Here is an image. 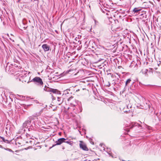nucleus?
Listing matches in <instances>:
<instances>
[{"label": "nucleus", "mask_w": 161, "mask_h": 161, "mask_svg": "<svg viewBox=\"0 0 161 161\" xmlns=\"http://www.w3.org/2000/svg\"><path fill=\"white\" fill-rule=\"evenodd\" d=\"M31 81L34 82L38 85L42 86L43 83L42 79L39 77H36L34 78Z\"/></svg>", "instance_id": "1"}, {"label": "nucleus", "mask_w": 161, "mask_h": 161, "mask_svg": "<svg viewBox=\"0 0 161 161\" xmlns=\"http://www.w3.org/2000/svg\"><path fill=\"white\" fill-rule=\"evenodd\" d=\"M66 140V139L64 138H59L57 141H56V144L53 145L52 147H53L56 145H60L63 143Z\"/></svg>", "instance_id": "2"}, {"label": "nucleus", "mask_w": 161, "mask_h": 161, "mask_svg": "<svg viewBox=\"0 0 161 161\" xmlns=\"http://www.w3.org/2000/svg\"><path fill=\"white\" fill-rule=\"evenodd\" d=\"M13 69V65L12 64L8 63L7 64L6 66L5 70L6 71L11 72Z\"/></svg>", "instance_id": "3"}, {"label": "nucleus", "mask_w": 161, "mask_h": 161, "mask_svg": "<svg viewBox=\"0 0 161 161\" xmlns=\"http://www.w3.org/2000/svg\"><path fill=\"white\" fill-rule=\"evenodd\" d=\"M134 127L140 128V129L142 128L141 125L136 122H133L129 125V128L130 129H132Z\"/></svg>", "instance_id": "4"}, {"label": "nucleus", "mask_w": 161, "mask_h": 161, "mask_svg": "<svg viewBox=\"0 0 161 161\" xmlns=\"http://www.w3.org/2000/svg\"><path fill=\"white\" fill-rule=\"evenodd\" d=\"M31 120L30 118H29L26 120L23 124V128H27L28 126H29L31 123Z\"/></svg>", "instance_id": "5"}, {"label": "nucleus", "mask_w": 161, "mask_h": 161, "mask_svg": "<svg viewBox=\"0 0 161 161\" xmlns=\"http://www.w3.org/2000/svg\"><path fill=\"white\" fill-rule=\"evenodd\" d=\"M80 148L85 151H88V148L87 147L86 145L81 141H80Z\"/></svg>", "instance_id": "6"}, {"label": "nucleus", "mask_w": 161, "mask_h": 161, "mask_svg": "<svg viewBox=\"0 0 161 161\" xmlns=\"http://www.w3.org/2000/svg\"><path fill=\"white\" fill-rule=\"evenodd\" d=\"M142 10L140 8H135L133 10L132 13L133 14L136 15L140 13V12Z\"/></svg>", "instance_id": "7"}, {"label": "nucleus", "mask_w": 161, "mask_h": 161, "mask_svg": "<svg viewBox=\"0 0 161 161\" xmlns=\"http://www.w3.org/2000/svg\"><path fill=\"white\" fill-rule=\"evenodd\" d=\"M42 47L45 52L48 51L50 48L49 46L47 44H44L42 46Z\"/></svg>", "instance_id": "8"}, {"label": "nucleus", "mask_w": 161, "mask_h": 161, "mask_svg": "<svg viewBox=\"0 0 161 161\" xmlns=\"http://www.w3.org/2000/svg\"><path fill=\"white\" fill-rule=\"evenodd\" d=\"M30 78V77H29V75H24L20 77L19 80L22 81V80L21 79H29Z\"/></svg>", "instance_id": "9"}, {"label": "nucleus", "mask_w": 161, "mask_h": 161, "mask_svg": "<svg viewBox=\"0 0 161 161\" xmlns=\"http://www.w3.org/2000/svg\"><path fill=\"white\" fill-rule=\"evenodd\" d=\"M51 92H53L54 93L57 94H60V92L57 89H54L53 88L52 89Z\"/></svg>", "instance_id": "10"}, {"label": "nucleus", "mask_w": 161, "mask_h": 161, "mask_svg": "<svg viewBox=\"0 0 161 161\" xmlns=\"http://www.w3.org/2000/svg\"><path fill=\"white\" fill-rule=\"evenodd\" d=\"M52 89V88H50L49 87H47L46 86L44 87V90L46 91L49 92H51Z\"/></svg>", "instance_id": "11"}, {"label": "nucleus", "mask_w": 161, "mask_h": 161, "mask_svg": "<svg viewBox=\"0 0 161 161\" xmlns=\"http://www.w3.org/2000/svg\"><path fill=\"white\" fill-rule=\"evenodd\" d=\"M96 51L95 53L96 55L100 54H101V53H102L100 51V49H99V48H97L96 49Z\"/></svg>", "instance_id": "12"}, {"label": "nucleus", "mask_w": 161, "mask_h": 161, "mask_svg": "<svg viewBox=\"0 0 161 161\" xmlns=\"http://www.w3.org/2000/svg\"><path fill=\"white\" fill-rule=\"evenodd\" d=\"M41 111L38 112L36 113H34L33 114V116H34V117L38 116L41 115Z\"/></svg>", "instance_id": "13"}, {"label": "nucleus", "mask_w": 161, "mask_h": 161, "mask_svg": "<svg viewBox=\"0 0 161 161\" xmlns=\"http://www.w3.org/2000/svg\"><path fill=\"white\" fill-rule=\"evenodd\" d=\"M131 80L130 79V78L129 79L127 80L125 82V87L127 86V85L129 84L130 81H131Z\"/></svg>", "instance_id": "14"}, {"label": "nucleus", "mask_w": 161, "mask_h": 161, "mask_svg": "<svg viewBox=\"0 0 161 161\" xmlns=\"http://www.w3.org/2000/svg\"><path fill=\"white\" fill-rule=\"evenodd\" d=\"M21 79L22 80V81L23 82H27V83H28L30 82V78L29 79Z\"/></svg>", "instance_id": "15"}, {"label": "nucleus", "mask_w": 161, "mask_h": 161, "mask_svg": "<svg viewBox=\"0 0 161 161\" xmlns=\"http://www.w3.org/2000/svg\"><path fill=\"white\" fill-rule=\"evenodd\" d=\"M148 71V70L147 69H145L144 70H142V73L143 74L146 75L147 76L148 75V74L147 73V72Z\"/></svg>", "instance_id": "16"}, {"label": "nucleus", "mask_w": 161, "mask_h": 161, "mask_svg": "<svg viewBox=\"0 0 161 161\" xmlns=\"http://www.w3.org/2000/svg\"><path fill=\"white\" fill-rule=\"evenodd\" d=\"M61 98L58 97H57V100L58 102H59V105H60L63 101V100H61Z\"/></svg>", "instance_id": "17"}, {"label": "nucleus", "mask_w": 161, "mask_h": 161, "mask_svg": "<svg viewBox=\"0 0 161 161\" xmlns=\"http://www.w3.org/2000/svg\"><path fill=\"white\" fill-rule=\"evenodd\" d=\"M66 143H67V144H69V145L71 146H72L73 145V143L71 141H65V142H64Z\"/></svg>", "instance_id": "18"}, {"label": "nucleus", "mask_w": 161, "mask_h": 161, "mask_svg": "<svg viewBox=\"0 0 161 161\" xmlns=\"http://www.w3.org/2000/svg\"><path fill=\"white\" fill-rule=\"evenodd\" d=\"M70 91V89H67L64 91V93L65 95L69 94V91Z\"/></svg>", "instance_id": "19"}, {"label": "nucleus", "mask_w": 161, "mask_h": 161, "mask_svg": "<svg viewBox=\"0 0 161 161\" xmlns=\"http://www.w3.org/2000/svg\"><path fill=\"white\" fill-rule=\"evenodd\" d=\"M0 138H1L3 140V141L4 142H8V141L7 140H5L3 137L0 136Z\"/></svg>", "instance_id": "20"}, {"label": "nucleus", "mask_w": 161, "mask_h": 161, "mask_svg": "<svg viewBox=\"0 0 161 161\" xmlns=\"http://www.w3.org/2000/svg\"><path fill=\"white\" fill-rule=\"evenodd\" d=\"M4 149L7 150V151H9V152H14L11 149H10L9 148H4Z\"/></svg>", "instance_id": "21"}, {"label": "nucleus", "mask_w": 161, "mask_h": 161, "mask_svg": "<svg viewBox=\"0 0 161 161\" xmlns=\"http://www.w3.org/2000/svg\"><path fill=\"white\" fill-rule=\"evenodd\" d=\"M79 112H81L82 111V108L81 106L79 107Z\"/></svg>", "instance_id": "22"}, {"label": "nucleus", "mask_w": 161, "mask_h": 161, "mask_svg": "<svg viewBox=\"0 0 161 161\" xmlns=\"http://www.w3.org/2000/svg\"><path fill=\"white\" fill-rule=\"evenodd\" d=\"M73 98V97H70L69 98V99H68V101H70L71 99H72Z\"/></svg>", "instance_id": "23"}, {"label": "nucleus", "mask_w": 161, "mask_h": 161, "mask_svg": "<svg viewBox=\"0 0 161 161\" xmlns=\"http://www.w3.org/2000/svg\"><path fill=\"white\" fill-rule=\"evenodd\" d=\"M28 130L29 131H31L32 130V129L30 127L28 129Z\"/></svg>", "instance_id": "24"}, {"label": "nucleus", "mask_w": 161, "mask_h": 161, "mask_svg": "<svg viewBox=\"0 0 161 161\" xmlns=\"http://www.w3.org/2000/svg\"><path fill=\"white\" fill-rule=\"evenodd\" d=\"M70 105H71V106L74 107L75 106V105L72 104V103H70Z\"/></svg>", "instance_id": "25"}, {"label": "nucleus", "mask_w": 161, "mask_h": 161, "mask_svg": "<svg viewBox=\"0 0 161 161\" xmlns=\"http://www.w3.org/2000/svg\"><path fill=\"white\" fill-rule=\"evenodd\" d=\"M31 148V147H27L26 148H25V149L27 150L28 149H29V148Z\"/></svg>", "instance_id": "26"}, {"label": "nucleus", "mask_w": 161, "mask_h": 161, "mask_svg": "<svg viewBox=\"0 0 161 161\" xmlns=\"http://www.w3.org/2000/svg\"><path fill=\"white\" fill-rule=\"evenodd\" d=\"M0 148H3V149H4V147H3V146H2V145H0Z\"/></svg>", "instance_id": "27"}, {"label": "nucleus", "mask_w": 161, "mask_h": 161, "mask_svg": "<svg viewBox=\"0 0 161 161\" xmlns=\"http://www.w3.org/2000/svg\"><path fill=\"white\" fill-rule=\"evenodd\" d=\"M110 85V84L109 83V84H108V86H109Z\"/></svg>", "instance_id": "28"}, {"label": "nucleus", "mask_w": 161, "mask_h": 161, "mask_svg": "<svg viewBox=\"0 0 161 161\" xmlns=\"http://www.w3.org/2000/svg\"><path fill=\"white\" fill-rule=\"evenodd\" d=\"M10 39L13 42H14V41L13 40H12L10 38Z\"/></svg>", "instance_id": "29"}, {"label": "nucleus", "mask_w": 161, "mask_h": 161, "mask_svg": "<svg viewBox=\"0 0 161 161\" xmlns=\"http://www.w3.org/2000/svg\"><path fill=\"white\" fill-rule=\"evenodd\" d=\"M101 60H103V59H101V60H98V62L100 61Z\"/></svg>", "instance_id": "30"}, {"label": "nucleus", "mask_w": 161, "mask_h": 161, "mask_svg": "<svg viewBox=\"0 0 161 161\" xmlns=\"http://www.w3.org/2000/svg\"><path fill=\"white\" fill-rule=\"evenodd\" d=\"M93 161H97V160L96 159H94L93 160Z\"/></svg>", "instance_id": "31"}, {"label": "nucleus", "mask_w": 161, "mask_h": 161, "mask_svg": "<svg viewBox=\"0 0 161 161\" xmlns=\"http://www.w3.org/2000/svg\"><path fill=\"white\" fill-rule=\"evenodd\" d=\"M100 146H102V144L101 143L100 144Z\"/></svg>", "instance_id": "32"}, {"label": "nucleus", "mask_w": 161, "mask_h": 161, "mask_svg": "<svg viewBox=\"0 0 161 161\" xmlns=\"http://www.w3.org/2000/svg\"><path fill=\"white\" fill-rule=\"evenodd\" d=\"M80 91V90L79 89H78L77 90H76V91Z\"/></svg>", "instance_id": "33"}, {"label": "nucleus", "mask_w": 161, "mask_h": 161, "mask_svg": "<svg viewBox=\"0 0 161 161\" xmlns=\"http://www.w3.org/2000/svg\"><path fill=\"white\" fill-rule=\"evenodd\" d=\"M24 29H26V28L25 27H24Z\"/></svg>", "instance_id": "34"}, {"label": "nucleus", "mask_w": 161, "mask_h": 161, "mask_svg": "<svg viewBox=\"0 0 161 161\" xmlns=\"http://www.w3.org/2000/svg\"><path fill=\"white\" fill-rule=\"evenodd\" d=\"M53 99H55V98H53Z\"/></svg>", "instance_id": "35"}, {"label": "nucleus", "mask_w": 161, "mask_h": 161, "mask_svg": "<svg viewBox=\"0 0 161 161\" xmlns=\"http://www.w3.org/2000/svg\"><path fill=\"white\" fill-rule=\"evenodd\" d=\"M151 69V70H152V69Z\"/></svg>", "instance_id": "36"}, {"label": "nucleus", "mask_w": 161, "mask_h": 161, "mask_svg": "<svg viewBox=\"0 0 161 161\" xmlns=\"http://www.w3.org/2000/svg\"><path fill=\"white\" fill-rule=\"evenodd\" d=\"M61 134V133L60 132L59 133V134Z\"/></svg>", "instance_id": "37"}, {"label": "nucleus", "mask_w": 161, "mask_h": 161, "mask_svg": "<svg viewBox=\"0 0 161 161\" xmlns=\"http://www.w3.org/2000/svg\"><path fill=\"white\" fill-rule=\"evenodd\" d=\"M15 152H18V151H15Z\"/></svg>", "instance_id": "38"}]
</instances>
